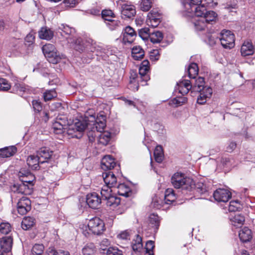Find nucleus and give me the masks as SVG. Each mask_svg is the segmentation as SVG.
I'll list each match as a JSON object with an SVG mask.
<instances>
[{"mask_svg": "<svg viewBox=\"0 0 255 255\" xmlns=\"http://www.w3.org/2000/svg\"><path fill=\"white\" fill-rule=\"evenodd\" d=\"M38 36L42 39L48 40V29L46 27H42L38 31Z\"/></svg>", "mask_w": 255, "mask_h": 255, "instance_id": "nucleus-58", "label": "nucleus"}, {"mask_svg": "<svg viewBox=\"0 0 255 255\" xmlns=\"http://www.w3.org/2000/svg\"><path fill=\"white\" fill-rule=\"evenodd\" d=\"M96 251V248L93 243L87 244L82 249L84 255H93Z\"/></svg>", "mask_w": 255, "mask_h": 255, "instance_id": "nucleus-40", "label": "nucleus"}, {"mask_svg": "<svg viewBox=\"0 0 255 255\" xmlns=\"http://www.w3.org/2000/svg\"><path fill=\"white\" fill-rule=\"evenodd\" d=\"M106 200H107V205L114 208L117 207L121 202V199L120 198L113 195L111 196Z\"/></svg>", "mask_w": 255, "mask_h": 255, "instance_id": "nucleus-38", "label": "nucleus"}, {"mask_svg": "<svg viewBox=\"0 0 255 255\" xmlns=\"http://www.w3.org/2000/svg\"><path fill=\"white\" fill-rule=\"evenodd\" d=\"M151 7L150 0H141L140 3V8L143 11H148Z\"/></svg>", "mask_w": 255, "mask_h": 255, "instance_id": "nucleus-52", "label": "nucleus"}, {"mask_svg": "<svg viewBox=\"0 0 255 255\" xmlns=\"http://www.w3.org/2000/svg\"><path fill=\"white\" fill-rule=\"evenodd\" d=\"M231 193L225 189H218L214 191L213 197L218 202H226L231 198Z\"/></svg>", "mask_w": 255, "mask_h": 255, "instance_id": "nucleus-10", "label": "nucleus"}, {"mask_svg": "<svg viewBox=\"0 0 255 255\" xmlns=\"http://www.w3.org/2000/svg\"><path fill=\"white\" fill-rule=\"evenodd\" d=\"M171 181L174 188H181L183 190L191 191L194 186V182L192 179L184 177L183 174L178 172L172 176Z\"/></svg>", "mask_w": 255, "mask_h": 255, "instance_id": "nucleus-2", "label": "nucleus"}, {"mask_svg": "<svg viewBox=\"0 0 255 255\" xmlns=\"http://www.w3.org/2000/svg\"><path fill=\"white\" fill-rule=\"evenodd\" d=\"M31 209V201L26 197H21L17 203V212L21 215L26 214Z\"/></svg>", "mask_w": 255, "mask_h": 255, "instance_id": "nucleus-6", "label": "nucleus"}, {"mask_svg": "<svg viewBox=\"0 0 255 255\" xmlns=\"http://www.w3.org/2000/svg\"><path fill=\"white\" fill-rule=\"evenodd\" d=\"M17 175L21 183H16L13 185V187L16 188L17 192L24 193L25 189H32L35 177L29 169L23 167L21 168Z\"/></svg>", "mask_w": 255, "mask_h": 255, "instance_id": "nucleus-1", "label": "nucleus"}, {"mask_svg": "<svg viewBox=\"0 0 255 255\" xmlns=\"http://www.w3.org/2000/svg\"><path fill=\"white\" fill-rule=\"evenodd\" d=\"M102 17L105 21L110 20V19H108V17H114L115 14L114 12L110 9H105L102 10Z\"/></svg>", "mask_w": 255, "mask_h": 255, "instance_id": "nucleus-56", "label": "nucleus"}, {"mask_svg": "<svg viewBox=\"0 0 255 255\" xmlns=\"http://www.w3.org/2000/svg\"><path fill=\"white\" fill-rule=\"evenodd\" d=\"M116 189H117V193L120 195L128 197L130 196L132 194V191L130 187L124 183L119 184L116 187Z\"/></svg>", "mask_w": 255, "mask_h": 255, "instance_id": "nucleus-23", "label": "nucleus"}, {"mask_svg": "<svg viewBox=\"0 0 255 255\" xmlns=\"http://www.w3.org/2000/svg\"><path fill=\"white\" fill-rule=\"evenodd\" d=\"M154 248V243L152 241H148L146 242L145 249L146 250V254L147 255H153V250Z\"/></svg>", "mask_w": 255, "mask_h": 255, "instance_id": "nucleus-54", "label": "nucleus"}, {"mask_svg": "<svg viewBox=\"0 0 255 255\" xmlns=\"http://www.w3.org/2000/svg\"><path fill=\"white\" fill-rule=\"evenodd\" d=\"M123 40L125 43H131L136 37L134 29L129 26H127L123 31Z\"/></svg>", "mask_w": 255, "mask_h": 255, "instance_id": "nucleus-14", "label": "nucleus"}, {"mask_svg": "<svg viewBox=\"0 0 255 255\" xmlns=\"http://www.w3.org/2000/svg\"><path fill=\"white\" fill-rule=\"evenodd\" d=\"M254 51L255 49L254 50L252 43L249 41L245 42L241 46V53L243 56L251 55Z\"/></svg>", "mask_w": 255, "mask_h": 255, "instance_id": "nucleus-22", "label": "nucleus"}, {"mask_svg": "<svg viewBox=\"0 0 255 255\" xmlns=\"http://www.w3.org/2000/svg\"><path fill=\"white\" fill-rule=\"evenodd\" d=\"M34 34H35V33L31 31L26 35L24 39L25 42L27 43H26V44L30 45L34 43L35 40Z\"/></svg>", "mask_w": 255, "mask_h": 255, "instance_id": "nucleus-57", "label": "nucleus"}, {"mask_svg": "<svg viewBox=\"0 0 255 255\" xmlns=\"http://www.w3.org/2000/svg\"><path fill=\"white\" fill-rule=\"evenodd\" d=\"M107 21V25L112 30L116 29L121 24V23L119 21L113 20L112 19H110V20H108Z\"/></svg>", "mask_w": 255, "mask_h": 255, "instance_id": "nucleus-55", "label": "nucleus"}, {"mask_svg": "<svg viewBox=\"0 0 255 255\" xmlns=\"http://www.w3.org/2000/svg\"><path fill=\"white\" fill-rule=\"evenodd\" d=\"M238 205H239V202L238 201H231L229 206V211L230 212H236L238 211V209L240 208Z\"/></svg>", "mask_w": 255, "mask_h": 255, "instance_id": "nucleus-61", "label": "nucleus"}, {"mask_svg": "<svg viewBox=\"0 0 255 255\" xmlns=\"http://www.w3.org/2000/svg\"><path fill=\"white\" fill-rule=\"evenodd\" d=\"M91 127V123L88 122L87 119L83 120H78L74 124L69 128L68 132L69 134H72L71 131L74 129H76L77 131L79 132L83 131L86 128L89 129Z\"/></svg>", "mask_w": 255, "mask_h": 255, "instance_id": "nucleus-12", "label": "nucleus"}, {"mask_svg": "<svg viewBox=\"0 0 255 255\" xmlns=\"http://www.w3.org/2000/svg\"><path fill=\"white\" fill-rule=\"evenodd\" d=\"M49 252L50 254L49 255H70L69 252L62 250L51 249Z\"/></svg>", "mask_w": 255, "mask_h": 255, "instance_id": "nucleus-62", "label": "nucleus"}, {"mask_svg": "<svg viewBox=\"0 0 255 255\" xmlns=\"http://www.w3.org/2000/svg\"><path fill=\"white\" fill-rule=\"evenodd\" d=\"M151 32L147 27L140 29L138 31L139 36L143 40H147L150 37Z\"/></svg>", "mask_w": 255, "mask_h": 255, "instance_id": "nucleus-50", "label": "nucleus"}, {"mask_svg": "<svg viewBox=\"0 0 255 255\" xmlns=\"http://www.w3.org/2000/svg\"><path fill=\"white\" fill-rule=\"evenodd\" d=\"M67 120L66 118L61 116H58L54 122L52 123L51 129L55 134H61L64 132V127L66 126Z\"/></svg>", "mask_w": 255, "mask_h": 255, "instance_id": "nucleus-8", "label": "nucleus"}, {"mask_svg": "<svg viewBox=\"0 0 255 255\" xmlns=\"http://www.w3.org/2000/svg\"><path fill=\"white\" fill-rule=\"evenodd\" d=\"M88 227L90 231L97 235H101L105 230L104 222L98 217L90 219L88 223Z\"/></svg>", "mask_w": 255, "mask_h": 255, "instance_id": "nucleus-5", "label": "nucleus"}, {"mask_svg": "<svg viewBox=\"0 0 255 255\" xmlns=\"http://www.w3.org/2000/svg\"><path fill=\"white\" fill-rule=\"evenodd\" d=\"M26 44H24L22 40L15 39L10 43L11 51L15 56H19L25 52Z\"/></svg>", "mask_w": 255, "mask_h": 255, "instance_id": "nucleus-7", "label": "nucleus"}, {"mask_svg": "<svg viewBox=\"0 0 255 255\" xmlns=\"http://www.w3.org/2000/svg\"><path fill=\"white\" fill-rule=\"evenodd\" d=\"M44 247L42 244H35L31 251V255H42Z\"/></svg>", "mask_w": 255, "mask_h": 255, "instance_id": "nucleus-43", "label": "nucleus"}, {"mask_svg": "<svg viewBox=\"0 0 255 255\" xmlns=\"http://www.w3.org/2000/svg\"><path fill=\"white\" fill-rule=\"evenodd\" d=\"M245 217L241 214H236L231 219V221L233 226L237 227L242 226L245 222Z\"/></svg>", "mask_w": 255, "mask_h": 255, "instance_id": "nucleus-32", "label": "nucleus"}, {"mask_svg": "<svg viewBox=\"0 0 255 255\" xmlns=\"http://www.w3.org/2000/svg\"><path fill=\"white\" fill-rule=\"evenodd\" d=\"M175 199L176 197L173 190L172 189H167L165 193V203L167 204H170L173 202Z\"/></svg>", "mask_w": 255, "mask_h": 255, "instance_id": "nucleus-31", "label": "nucleus"}, {"mask_svg": "<svg viewBox=\"0 0 255 255\" xmlns=\"http://www.w3.org/2000/svg\"><path fill=\"white\" fill-rule=\"evenodd\" d=\"M239 238L243 242H248L252 238V231L247 227H244L239 232Z\"/></svg>", "mask_w": 255, "mask_h": 255, "instance_id": "nucleus-25", "label": "nucleus"}, {"mask_svg": "<svg viewBox=\"0 0 255 255\" xmlns=\"http://www.w3.org/2000/svg\"><path fill=\"white\" fill-rule=\"evenodd\" d=\"M103 178L105 185L112 188L115 187L117 184V177L112 171L103 173Z\"/></svg>", "mask_w": 255, "mask_h": 255, "instance_id": "nucleus-17", "label": "nucleus"}, {"mask_svg": "<svg viewBox=\"0 0 255 255\" xmlns=\"http://www.w3.org/2000/svg\"><path fill=\"white\" fill-rule=\"evenodd\" d=\"M154 156L155 161L158 163H161L164 157L162 147L161 145H157L154 151Z\"/></svg>", "mask_w": 255, "mask_h": 255, "instance_id": "nucleus-33", "label": "nucleus"}, {"mask_svg": "<svg viewBox=\"0 0 255 255\" xmlns=\"http://www.w3.org/2000/svg\"><path fill=\"white\" fill-rule=\"evenodd\" d=\"M117 2L121 8L123 18H131L135 16V7L132 2L125 0H119Z\"/></svg>", "mask_w": 255, "mask_h": 255, "instance_id": "nucleus-3", "label": "nucleus"}, {"mask_svg": "<svg viewBox=\"0 0 255 255\" xmlns=\"http://www.w3.org/2000/svg\"><path fill=\"white\" fill-rule=\"evenodd\" d=\"M116 165L115 159L111 155L105 156L101 161V168L103 170H111Z\"/></svg>", "mask_w": 255, "mask_h": 255, "instance_id": "nucleus-19", "label": "nucleus"}, {"mask_svg": "<svg viewBox=\"0 0 255 255\" xmlns=\"http://www.w3.org/2000/svg\"><path fill=\"white\" fill-rule=\"evenodd\" d=\"M217 17V14L214 11L207 10L205 13V15L203 17H201L207 23H209L211 22L215 21Z\"/></svg>", "mask_w": 255, "mask_h": 255, "instance_id": "nucleus-34", "label": "nucleus"}, {"mask_svg": "<svg viewBox=\"0 0 255 255\" xmlns=\"http://www.w3.org/2000/svg\"><path fill=\"white\" fill-rule=\"evenodd\" d=\"M207 11V9L204 4H201L196 6L194 9V12L195 16L199 17V18L203 17L205 15V13Z\"/></svg>", "mask_w": 255, "mask_h": 255, "instance_id": "nucleus-42", "label": "nucleus"}, {"mask_svg": "<svg viewBox=\"0 0 255 255\" xmlns=\"http://www.w3.org/2000/svg\"><path fill=\"white\" fill-rule=\"evenodd\" d=\"M149 223L153 227L157 229L159 226V217L154 214H151L149 217Z\"/></svg>", "mask_w": 255, "mask_h": 255, "instance_id": "nucleus-48", "label": "nucleus"}, {"mask_svg": "<svg viewBox=\"0 0 255 255\" xmlns=\"http://www.w3.org/2000/svg\"><path fill=\"white\" fill-rule=\"evenodd\" d=\"M221 162L224 166L230 167L233 165V159L229 157H224L222 158Z\"/></svg>", "mask_w": 255, "mask_h": 255, "instance_id": "nucleus-63", "label": "nucleus"}, {"mask_svg": "<svg viewBox=\"0 0 255 255\" xmlns=\"http://www.w3.org/2000/svg\"><path fill=\"white\" fill-rule=\"evenodd\" d=\"M11 87L8 81L4 78H0V91H7Z\"/></svg>", "mask_w": 255, "mask_h": 255, "instance_id": "nucleus-51", "label": "nucleus"}, {"mask_svg": "<svg viewBox=\"0 0 255 255\" xmlns=\"http://www.w3.org/2000/svg\"><path fill=\"white\" fill-rule=\"evenodd\" d=\"M32 105L35 112L40 114L43 109L42 104L41 102L39 100H33L32 101Z\"/></svg>", "mask_w": 255, "mask_h": 255, "instance_id": "nucleus-53", "label": "nucleus"}, {"mask_svg": "<svg viewBox=\"0 0 255 255\" xmlns=\"http://www.w3.org/2000/svg\"><path fill=\"white\" fill-rule=\"evenodd\" d=\"M26 162L28 167L31 168L32 170H36L44 168L42 165L44 164V161L42 160L41 158L35 155L28 156Z\"/></svg>", "mask_w": 255, "mask_h": 255, "instance_id": "nucleus-9", "label": "nucleus"}, {"mask_svg": "<svg viewBox=\"0 0 255 255\" xmlns=\"http://www.w3.org/2000/svg\"><path fill=\"white\" fill-rule=\"evenodd\" d=\"M11 230L10 224L8 223H1L0 224V232L4 235L8 234Z\"/></svg>", "mask_w": 255, "mask_h": 255, "instance_id": "nucleus-49", "label": "nucleus"}, {"mask_svg": "<svg viewBox=\"0 0 255 255\" xmlns=\"http://www.w3.org/2000/svg\"><path fill=\"white\" fill-rule=\"evenodd\" d=\"M91 123V127L95 129L97 131L101 132L106 126V117L103 115L97 117L94 121Z\"/></svg>", "mask_w": 255, "mask_h": 255, "instance_id": "nucleus-15", "label": "nucleus"}, {"mask_svg": "<svg viewBox=\"0 0 255 255\" xmlns=\"http://www.w3.org/2000/svg\"><path fill=\"white\" fill-rule=\"evenodd\" d=\"M198 74V68L197 64L191 63L188 67V74L190 78L194 79Z\"/></svg>", "mask_w": 255, "mask_h": 255, "instance_id": "nucleus-39", "label": "nucleus"}, {"mask_svg": "<svg viewBox=\"0 0 255 255\" xmlns=\"http://www.w3.org/2000/svg\"><path fill=\"white\" fill-rule=\"evenodd\" d=\"M86 202L89 207L98 209L101 204L102 199L97 193L93 192L87 194Z\"/></svg>", "mask_w": 255, "mask_h": 255, "instance_id": "nucleus-11", "label": "nucleus"}, {"mask_svg": "<svg viewBox=\"0 0 255 255\" xmlns=\"http://www.w3.org/2000/svg\"><path fill=\"white\" fill-rule=\"evenodd\" d=\"M61 59L59 53L54 45L49 44V63L56 64Z\"/></svg>", "mask_w": 255, "mask_h": 255, "instance_id": "nucleus-18", "label": "nucleus"}, {"mask_svg": "<svg viewBox=\"0 0 255 255\" xmlns=\"http://www.w3.org/2000/svg\"><path fill=\"white\" fill-rule=\"evenodd\" d=\"M39 157L44 158V164L48 163V148L46 147H41L37 151V154Z\"/></svg>", "mask_w": 255, "mask_h": 255, "instance_id": "nucleus-46", "label": "nucleus"}, {"mask_svg": "<svg viewBox=\"0 0 255 255\" xmlns=\"http://www.w3.org/2000/svg\"><path fill=\"white\" fill-rule=\"evenodd\" d=\"M35 220L33 217L27 216L23 218L21 226L23 230H27L35 224Z\"/></svg>", "mask_w": 255, "mask_h": 255, "instance_id": "nucleus-26", "label": "nucleus"}, {"mask_svg": "<svg viewBox=\"0 0 255 255\" xmlns=\"http://www.w3.org/2000/svg\"><path fill=\"white\" fill-rule=\"evenodd\" d=\"M91 131H89L88 133V136L89 138V140L91 142H93L95 140V137L97 136L95 131L96 130L93 129L92 127H90V128Z\"/></svg>", "mask_w": 255, "mask_h": 255, "instance_id": "nucleus-64", "label": "nucleus"}, {"mask_svg": "<svg viewBox=\"0 0 255 255\" xmlns=\"http://www.w3.org/2000/svg\"><path fill=\"white\" fill-rule=\"evenodd\" d=\"M111 139V133L109 131H104L98 136V141L99 144L103 145H107Z\"/></svg>", "mask_w": 255, "mask_h": 255, "instance_id": "nucleus-29", "label": "nucleus"}, {"mask_svg": "<svg viewBox=\"0 0 255 255\" xmlns=\"http://www.w3.org/2000/svg\"><path fill=\"white\" fill-rule=\"evenodd\" d=\"M144 55V50L139 46L133 47L131 50V56L135 60H139L143 58Z\"/></svg>", "mask_w": 255, "mask_h": 255, "instance_id": "nucleus-28", "label": "nucleus"}, {"mask_svg": "<svg viewBox=\"0 0 255 255\" xmlns=\"http://www.w3.org/2000/svg\"><path fill=\"white\" fill-rule=\"evenodd\" d=\"M205 85L204 78L201 77H199L195 80L194 85L192 86V89L197 92H201L202 90L204 89Z\"/></svg>", "mask_w": 255, "mask_h": 255, "instance_id": "nucleus-36", "label": "nucleus"}, {"mask_svg": "<svg viewBox=\"0 0 255 255\" xmlns=\"http://www.w3.org/2000/svg\"><path fill=\"white\" fill-rule=\"evenodd\" d=\"M163 38V33L159 31H154L151 32L150 35V40L153 43H157L160 42Z\"/></svg>", "mask_w": 255, "mask_h": 255, "instance_id": "nucleus-30", "label": "nucleus"}, {"mask_svg": "<svg viewBox=\"0 0 255 255\" xmlns=\"http://www.w3.org/2000/svg\"><path fill=\"white\" fill-rule=\"evenodd\" d=\"M112 187H109L106 185L103 186L101 189V194L103 200H106L111 196H112L111 192L112 190Z\"/></svg>", "mask_w": 255, "mask_h": 255, "instance_id": "nucleus-47", "label": "nucleus"}, {"mask_svg": "<svg viewBox=\"0 0 255 255\" xmlns=\"http://www.w3.org/2000/svg\"><path fill=\"white\" fill-rule=\"evenodd\" d=\"M219 40L222 46L225 48L231 49L235 46V35L230 30H223L220 33Z\"/></svg>", "mask_w": 255, "mask_h": 255, "instance_id": "nucleus-4", "label": "nucleus"}, {"mask_svg": "<svg viewBox=\"0 0 255 255\" xmlns=\"http://www.w3.org/2000/svg\"><path fill=\"white\" fill-rule=\"evenodd\" d=\"M17 152V148L15 146L5 147L0 149V156L9 157L13 156Z\"/></svg>", "mask_w": 255, "mask_h": 255, "instance_id": "nucleus-24", "label": "nucleus"}, {"mask_svg": "<svg viewBox=\"0 0 255 255\" xmlns=\"http://www.w3.org/2000/svg\"><path fill=\"white\" fill-rule=\"evenodd\" d=\"M147 18L148 19L146 20L147 24L155 27L160 23L161 16L159 12L151 10L148 13Z\"/></svg>", "mask_w": 255, "mask_h": 255, "instance_id": "nucleus-13", "label": "nucleus"}, {"mask_svg": "<svg viewBox=\"0 0 255 255\" xmlns=\"http://www.w3.org/2000/svg\"><path fill=\"white\" fill-rule=\"evenodd\" d=\"M193 189H194L195 191L199 194H203L207 193L209 188L202 182H198L196 185L194 184Z\"/></svg>", "mask_w": 255, "mask_h": 255, "instance_id": "nucleus-35", "label": "nucleus"}, {"mask_svg": "<svg viewBox=\"0 0 255 255\" xmlns=\"http://www.w3.org/2000/svg\"><path fill=\"white\" fill-rule=\"evenodd\" d=\"M36 70L44 77L48 76V67L46 62L38 63Z\"/></svg>", "mask_w": 255, "mask_h": 255, "instance_id": "nucleus-45", "label": "nucleus"}, {"mask_svg": "<svg viewBox=\"0 0 255 255\" xmlns=\"http://www.w3.org/2000/svg\"><path fill=\"white\" fill-rule=\"evenodd\" d=\"M143 246L142 239L138 235H136L135 238L132 242V248L134 251H139Z\"/></svg>", "mask_w": 255, "mask_h": 255, "instance_id": "nucleus-37", "label": "nucleus"}, {"mask_svg": "<svg viewBox=\"0 0 255 255\" xmlns=\"http://www.w3.org/2000/svg\"><path fill=\"white\" fill-rule=\"evenodd\" d=\"M90 39L84 40L82 38H78L74 42L73 47L76 51L82 52L90 44Z\"/></svg>", "mask_w": 255, "mask_h": 255, "instance_id": "nucleus-20", "label": "nucleus"}, {"mask_svg": "<svg viewBox=\"0 0 255 255\" xmlns=\"http://www.w3.org/2000/svg\"><path fill=\"white\" fill-rule=\"evenodd\" d=\"M149 70V69H147V68L139 67V74L141 82L143 81L144 82H146L149 80V76L147 74Z\"/></svg>", "mask_w": 255, "mask_h": 255, "instance_id": "nucleus-41", "label": "nucleus"}, {"mask_svg": "<svg viewBox=\"0 0 255 255\" xmlns=\"http://www.w3.org/2000/svg\"><path fill=\"white\" fill-rule=\"evenodd\" d=\"M57 30V32H56L57 35L59 33L61 36L65 37L66 39H68L66 35L69 36L74 31V29L67 25L61 24L59 26Z\"/></svg>", "mask_w": 255, "mask_h": 255, "instance_id": "nucleus-27", "label": "nucleus"}, {"mask_svg": "<svg viewBox=\"0 0 255 255\" xmlns=\"http://www.w3.org/2000/svg\"><path fill=\"white\" fill-rule=\"evenodd\" d=\"M12 245V238L11 236L2 237L0 240V251L5 252L10 255Z\"/></svg>", "mask_w": 255, "mask_h": 255, "instance_id": "nucleus-16", "label": "nucleus"}, {"mask_svg": "<svg viewBox=\"0 0 255 255\" xmlns=\"http://www.w3.org/2000/svg\"><path fill=\"white\" fill-rule=\"evenodd\" d=\"M193 23L196 29L199 31L204 30L207 25V23L202 18L195 19Z\"/></svg>", "mask_w": 255, "mask_h": 255, "instance_id": "nucleus-44", "label": "nucleus"}, {"mask_svg": "<svg viewBox=\"0 0 255 255\" xmlns=\"http://www.w3.org/2000/svg\"><path fill=\"white\" fill-rule=\"evenodd\" d=\"M107 255H123V252L117 248L110 247L107 251Z\"/></svg>", "mask_w": 255, "mask_h": 255, "instance_id": "nucleus-59", "label": "nucleus"}, {"mask_svg": "<svg viewBox=\"0 0 255 255\" xmlns=\"http://www.w3.org/2000/svg\"><path fill=\"white\" fill-rule=\"evenodd\" d=\"M179 92L184 95L187 94L192 89L191 83L189 80H183L177 83Z\"/></svg>", "mask_w": 255, "mask_h": 255, "instance_id": "nucleus-21", "label": "nucleus"}, {"mask_svg": "<svg viewBox=\"0 0 255 255\" xmlns=\"http://www.w3.org/2000/svg\"><path fill=\"white\" fill-rule=\"evenodd\" d=\"M14 88L16 90V92L19 94H22L26 92L27 89L23 84L16 83L14 85Z\"/></svg>", "mask_w": 255, "mask_h": 255, "instance_id": "nucleus-60", "label": "nucleus"}]
</instances>
